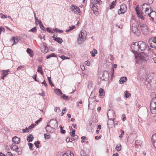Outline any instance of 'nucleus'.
<instances>
[{
	"instance_id": "obj_53",
	"label": "nucleus",
	"mask_w": 156,
	"mask_h": 156,
	"mask_svg": "<svg viewBox=\"0 0 156 156\" xmlns=\"http://www.w3.org/2000/svg\"><path fill=\"white\" fill-rule=\"evenodd\" d=\"M42 120V118H40L38 120L36 121L35 123L37 124H38L39 123L40 121H41Z\"/></svg>"
},
{
	"instance_id": "obj_48",
	"label": "nucleus",
	"mask_w": 156,
	"mask_h": 156,
	"mask_svg": "<svg viewBox=\"0 0 156 156\" xmlns=\"http://www.w3.org/2000/svg\"><path fill=\"white\" fill-rule=\"evenodd\" d=\"M66 110V108H64V109L62 111V112L61 113V115L63 116L64 115L65 113H66L65 111Z\"/></svg>"
},
{
	"instance_id": "obj_2",
	"label": "nucleus",
	"mask_w": 156,
	"mask_h": 156,
	"mask_svg": "<svg viewBox=\"0 0 156 156\" xmlns=\"http://www.w3.org/2000/svg\"><path fill=\"white\" fill-rule=\"evenodd\" d=\"M150 109L152 114H156V97L153 98L151 101Z\"/></svg>"
},
{
	"instance_id": "obj_43",
	"label": "nucleus",
	"mask_w": 156,
	"mask_h": 156,
	"mask_svg": "<svg viewBox=\"0 0 156 156\" xmlns=\"http://www.w3.org/2000/svg\"><path fill=\"white\" fill-rule=\"evenodd\" d=\"M44 136L45 139H49L50 138V136L49 134L48 135H47L46 134H44Z\"/></svg>"
},
{
	"instance_id": "obj_11",
	"label": "nucleus",
	"mask_w": 156,
	"mask_h": 156,
	"mask_svg": "<svg viewBox=\"0 0 156 156\" xmlns=\"http://www.w3.org/2000/svg\"><path fill=\"white\" fill-rule=\"evenodd\" d=\"M107 115L108 118H109L110 120H111L112 119H113L115 115L114 112L112 110H109L107 113Z\"/></svg>"
},
{
	"instance_id": "obj_20",
	"label": "nucleus",
	"mask_w": 156,
	"mask_h": 156,
	"mask_svg": "<svg viewBox=\"0 0 156 156\" xmlns=\"http://www.w3.org/2000/svg\"><path fill=\"white\" fill-rule=\"evenodd\" d=\"M87 35V34L85 31L84 30H82L79 34V37H83L85 39H86V36Z\"/></svg>"
},
{
	"instance_id": "obj_9",
	"label": "nucleus",
	"mask_w": 156,
	"mask_h": 156,
	"mask_svg": "<svg viewBox=\"0 0 156 156\" xmlns=\"http://www.w3.org/2000/svg\"><path fill=\"white\" fill-rule=\"evenodd\" d=\"M15 144L13 143L10 147V148L11 150L17 152L18 154H21L20 151V149L18 146Z\"/></svg>"
},
{
	"instance_id": "obj_42",
	"label": "nucleus",
	"mask_w": 156,
	"mask_h": 156,
	"mask_svg": "<svg viewBox=\"0 0 156 156\" xmlns=\"http://www.w3.org/2000/svg\"><path fill=\"white\" fill-rule=\"evenodd\" d=\"M28 144L29 146V148L31 150H33V145L32 144L30 143H28Z\"/></svg>"
},
{
	"instance_id": "obj_56",
	"label": "nucleus",
	"mask_w": 156,
	"mask_h": 156,
	"mask_svg": "<svg viewBox=\"0 0 156 156\" xmlns=\"http://www.w3.org/2000/svg\"><path fill=\"white\" fill-rule=\"evenodd\" d=\"M24 67L23 66H19L17 68V70H20L21 69H22Z\"/></svg>"
},
{
	"instance_id": "obj_52",
	"label": "nucleus",
	"mask_w": 156,
	"mask_h": 156,
	"mask_svg": "<svg viewBox=\"0 0 156 156\" xmlns=\"http://www.w3.org/2000/svg\"><path fill=\"white\" fill-rule=\"evenodd\" d=\"M35 23L37 25L38 24H39V21H41L39 20L37 18H35Z\"/></svg>"
},
{
	"instance_id": "obj_8",
	"label": "nucleus",
	"mask_w": 156,
	"mask_h": 156,
	"mask_svg": "<svg viewBox=\"0 0 156 156\" xmlns=\"http://www.w3.org/2000/svg\"><path fill=\"white\" fill-rule=\"evenodd\" d=\"M147 6V7H146L145 10L144 11V12H142V14L143 16H145L149 17L150 12H151V9L150 10H149V9L151 8V7L150 6Z\"/></svg>"
},
{
	"instance_id": "obj_1",
	"label": "nucleus",
	"mask_w": 156,
	"mask_h": 156,
	"mask_svg": "<svg viewBox=\"0 0 156 156\" xmlns=\"http://www.w3.org/2000/svg\"><path fill=\"white\" fill-rule=\"evenodd\" d=\"M146 47V43L142 41H140L138 42H135L132 45L131 48L133 53H136L137 51L141 52L144 50Z\"/></svg>"
},
{
	"instance_id": "obj_4",
	"label": "nucleus",
	"mask_w": 156,
	"mask_h": 156,
	"mask_svg": "<svg viewBox=\"0 0 156 156\" xmlns=\"http://www.w3.org/2000/svg\"><path fill=\"white\" fill-rule=\"evenodd\" d=\"M148 42L151 47L156 48V37L149 39Z\"/></svg>"
},
{
	"instance_id": "obj_19",
	"label": "nucleus",
	"mask_w": 156,
	"mask_h": 156,
	"mask_svg": "<svg viewBox=\"0 0 156 156\" xmlns=\"http://www.w3.org/2000/svg\"><path fill=\"white\" fill-rule=\"evenodd\" d=\"M53 128V126H51L50 125L48 124L45 127V129L47 132V133H51L52 131Z\"/></svg>"
},
{
	"instance_id": "obj_18",
	"label": "nucleus",
	"mask_w": 156,
	"mask_h": 156,
	"mask_svg": "<svg viewBox=\"0 0 156 156\" xmlns=\"http://www.w3.org/2000/svg\"><path fill=\"white\" fill-rule=\"evenodd\" d=\"M20 139L17 137L16 136L14 137L12 139L13 142L16 144H19L20 142Z\"/></svg>"
},
{
	"instance_id": "obj_61",
	"label": "nucleus",
	"mask_w": 156,
	"mask_h": 156,
	"mask_svg": "<svg viewBox=\"0 0 156 156\" xmlns=\"http://www.w3.org/2000/svg\"><path fill=\"white\" fill-rule=\"evenodd\" d=\"M7 156H12V153L10 152H8L7 154Z\"/></svg>"
},
{
	"instance_id": "obj_51",
	"label": "nucleus",
	"mask_w": 156,
	"mask_h": 156,
	"mask_svg": "<svg viewBox=\"0 0 156 156\" xmlns=\"http://www.w3.org/2000/svg\"><path fill=\"white\" fill-rule=\"evenodd\" d=\"M44 51L43 52L44 53H46L47 52L48 50V48L47 46H45V45L44 46Z\"/></svg>"
},
{
	"instance_id": "obj_55",
	"label": "nucleus",
	"mask_w": 156,
	"mask_h": 156,
	"mask_svg": "<svg viewBox=\"0 0 156 156\" xmlns=\"http://www.w3.org/2000/svg\"><path fill=\"white\" fill-rule=\"evenodd\" d=\"M85 64L87 66H89L90 65V63L88 61H87L85 62Z\"/></svg>"
},
{
	"instance_id": "obj_26",
	"label": "nucleus",
	"mask_w": 156,
	"mask_h": 156,
	"mask_svg": "<svg viewBox=\"0 0 156 156\" xmlns=\"http://www.w3.org/2000/svg\"><path fill=\"white\" fill-rule=\"evenodd\" d=\"M127 80V78L126 77H121L119 80V82L120 84H123Z\"/></svg>"
},
{
	"instance_id": "obj_5",
	"label": "nucleus",
	"mask_w": 156,
	"mask_h": 156,
	"mask_svg": "<svg viewBox=\"0 0 156 156\" xmlns=\"http://www.w3.org/2000/svg\"><path fill=\"white\" fill-rule=\"evenodd\" d=\"M127 7L126 4H122L120 5L119 11H118V14H124L127 11Z\"/></svg>"
},
{
	"instance_id": "obj_41",
	"label": "nucleus",
	"mask_w": 156,
	"mask_h": 156,
	"mask_svg": "<svg viewBox=\"0 0 156 156\" xmlns=\"http://www.w3.org/2000/svg\"><path fill=\"white\" fill-rule=\"evenodd\" d=\"M40 143V141H36L34 143V144L36 146V147L37 148H38L39 147V145L38 144H39Z\"/></svg>"
},
{
	"instance_id": "obj_32",
	"label": "nucleus",
	"mask_w": 156,
	"mask_h": 156,
	"mask_svg": "<svg viewBox=\"0 0 156 156\" xmlns=\"http://www.w3.org/2000/svg\"><path fill=\"white\" fill-rule=\"evenodd\" d=\"M99 94L101 96H104L105 95V93L104 92L102 88H100L99 90Z\"/></svg>"
},
{
	"instance_id": "obj_13",
	"label": "nucleus",
	"mask_w": 156,
	"mask_h": 156,
	"mask_svg": "<svg viewBox=\"0 0 156 156\" xmlns=\"http://www.w3.org/2000/svg\"><path fill=\"white\" fill-rule=\"evenodd\" d=\"M109 74L108 72L107 71L105 70L103 72L102 77H101V79L103 80H105L107 79L108 78Z\"/></svg>"
},
{
	"instance_id": "obj_33",
	"label": "nucleus",
	"mask_w": 156,
	"mask_h": 156,
	"mask_svg": "<svg viewBox=\"0 0 156 156\" xmlns=\"http://www.w3.org/2000/svg\"><path fill=\"white\" fill-rule=\"evenodd\" d=\"M147 6H150L149 5H148L146 3H144L143 4V5H142V7L141 8H140V9L141 11L142 10L144 9H145L146 7H148Z\"/></svg>"
},
{
	"instance_id": "obj_17",
	"label": "nucleus",
	"mask_w": 156,
	"mask_h": 156,
	"mask_svg": "<svg viewBox=\"0 0 156 156\" xmlns=\"http://www.w3.org/2000/svg\"><path fill=\"white\" fill-rule=\"evenodd\" d=\"M150 19L152 21H153L154 20V17H156V12L154 11H152L150 12Z\"/></svg>"
},
{
	"instance_id": "obj_34",
	"label": "nucleus",
	"mask_w": 156,
	"mask_h": 156,
	"mask_svg": "<svg viewBox=\"0 0 156 156\" xmlns=\"http://www.w3.org/2000/svg\"><path fill=\"white\" fill-rule=\"evenodd\" d=\"M56 55L55 53H52L51 54L49 55L48 56H47L46 58L47 59H49L51 58V57H56Z\"/></svg>"
},
{
	"instance_id": "obj_47",
	"label": "nucleus",
	"mask_w": 156,
	"mask_h": 156,
	"mask_svg": "<svg viewBox=\"0 0 156 156\" xmlns=\"http://www.w3.org/2000/svg\"><path fill=\"white\" fill-rule=\"evenodd\" d=\"M61 98H63L64 100H67L68 98V97L66 96L64 94H63V95L61 96Z\"/></svg>"
},
{
	"instance_id": "obj_21",
	"label": "nucleus",
	"mask_w": 156,
	"mask_h": 156,
	"mask_svg": "<svg viewBox=\"0 0 156 156\" xmlns=\"http://www.w3.org/2000/svg\"><path fill=\"white\" fill-rule=\"evenodd\" d=\"M49 123L51 125V126L53 127L56 126H57V122L52 119L50 120V121Z\"/></svg>"
},
{
	"instance_id": "obj_44",
	"label": "nucleus",
	"mask_w": 156,
	"mask_h": 156,
	"mask_svg": "<svg viewBox=\"0 0 156 156\" xmlns=\"http://www.w3.org/2000/svg\"><path fill=\"white\" fill-rule=\"evenodd\" d=\"M73 137V140H77L78 138V136L76 135H73V136H72Z\"/></svg>"
},
{
	"instance_id": "obj_63",
	"label": "nucleus",
	"mask_w": 156,
	"mask_h": 156,
	"mask_svg": "<svg viewBox=\"0 0 156 156\" xmlns=\"http://www.w3.org/2000/svg\"><path fill=\"white\" fill-rule=\"evenodd\" d=\"M39 94L40 95L42 96L43 97L45 95L44 93V91H42V92L41 93H40Z\"/></svg>"
},
{
	"instance_id": "obj_54",
	"label": "nucleus",
	"mask_w": 156,
	"mask_h": 156,
	"mask_svg": "<svg viewBox=\"0 0 156 156\" xmlns=\"http://www.w3.org/2000/svg\"><path fill=\"white\" fill-rule=\"evenodd\" d=\"M75 130L74 129H73L72 130V133H70L71 136H73V135H74L75 134Z\"/></svg>"
},
{
	"instance_id": "obj_23",
	"label": "nucleus",
	"mask_w": 156,
	"mask_h": 156,
	"mask_svg": "<svg viewBox=\"0 0 156 156\" xmlns=\"http://www.w3.org/2000/svg\"><path fill=\"white\" fill-rule=\"evenodd\" d=\"M85 39L83 37H79L77 39V42L79 44H80L83 42Z\"/></svg>"
},
{
	"instance_id": "obj_27",
	"label": "nucleus",
	"mask_w": 156,
	"mask_h": 156,
	"mask_svg": "<svg viewBox=\"0 0 156 156\" xmlns=\"http://www.w3.org/2000/svg\"><path fill=\"white\" fill-rule=\"evenodd\" d=\"M55 92L57 95H61L62 94V93L59 89H56L55 90Z\"/></svg>"
},
{
	"instance_id": "obj_10",
	"label": "nucleus",
	"mask_w": 156,
	"mask_h": 156,
	"mask_svg": "<svg viewBox=\"0 0 156 156\" xmlns=\"http://www.w3.org/2000/svg\"><path fill=\"white\" fill-rule=\"evenodd\" d=\"M132 30L134 34L137 36H139L140 34V32L136 26H132Z\"/></svg>"
},
{
	"instance_id": "obj_57",
	"label": "nucleus",
	"mask_w": 156,
	"mask_h": 156,
	"mask_svg": "<svg viewBox=\"0 0 156 156\" xmlns=\"http://www.w3.org/2000/svg\"><path fill=\"white\" fill-rule=\"evenodd\" d=\"M61 58L63 60H65L66 59H69V58L68 57H66L64 55L61 56Z\"/></svg>"
},
{
	"instance_id": "obj_35",
	"label": "nucleus",
	"mask_w": 156,
	"mask_h": 156,
	"mask_svg": "<svg viewBox=\"0 0 156 156\" xmlns=\"http://www.w3.org/2000/svg\"><path fill=\"white\" fill-rule=\"evenodd\" d=\"M37 71L40 73L42 75L43 74V72L42 70V67L41 66H38L37 70Z\"/></svg>"
},
{
	"instance_id": "obj_24",
	"label": "nucleus",
	"mask_w": 156,
	"mask_h": 156,
	"mask_svg": "<svg viewBox=\"0 0 156 156\" xmlns=\"http://www.w3.org/2000/svg\"><path fill=\"white\" fill-rule=\"evenodd\" d=\"M27 140L29 142H32L34 139L33 136L32 134H30L27 136Z\"/></svg>"
},
{
	"instance_id": "obj_59",
	"label": "nucleus",
	"mask_w": 156,
	"mask_h": 156,
	"mask_svg": "<svg viewBox=\"0 0 156 156\" xmlns=\"http://www.w3.org/2000/svg\"><path fill=\"white\" fill-rule=\"evenodd\" d=\"M90 53L92 54L91 56L92 57H94L95 56V54L94 53L93 51H91L90 52Z\"/></svg>"
},
{
	"instance_id": "obj_40",
	"label": "nucleus",
	"mask_w": 156,
	"mask_h": 156,
	"mask_svg": "<svg viewBox=\"0 0 156 156\" xmlns=\"http://www.w3.org/2000/svg\"><path fill=\"white\" fill-rule=\"evenodd\" d=\"M37 31V29L36 27H34L29 31L30 32L35 33Z\"/></svg>"
},
{
	"instance_id": "obj_46",
	"label": "nucleus",
	"mask_w": 156,
	"mask_h": 156,
	"mask_svg": "<svg viewBox=\"0 0 156 156\" xmlns=\"http://www.w3.org/2000/svg\"><path fill=\"white\" fill-rule=\"evenodd\" d=\"M37 76L35 74H34V75L32 76V78L35 81L38 82V81L37 79Z\"/></svg>"
},
{
	"instance_id": "obj_28",
	"label": "nucleus",
	"mask_w": 156,
	"mask_h": 156,
	"mask_svg": "<svg viewBox=\"0 0 156 156\" xmlns=\"http://www.w3.org/2000/svg\"><path fill=\"white\" fill-rule=\"evenodd\" d=\"M54 40L60 44H61L62 42V39L60 37H56L54 39Z\"/></svg>"
},
{
	"instance_id": "obj_16",
	"label": "nucleus",
	"mask_w": 156,
	"mask_h": 156,
	"mask_svg": "<svg viewBox=\"0 0 156 156\" xmlns=\"http://www.w3.org/2000/svg\"><path fill=\"white\" fill-rule=\"evenodd\" d=\"M90 6L91 7V9H92L94 13L97 12L98 10V9L97 8V7L96 5H94V3H90Z\"/></svg>"
},
{
	"instance_id": "obj_25",
	"label": "nucleus",
	"mask_w": 156,
	"mask_h": 156,
	"mask_svg": "<svg viewBox=\"0 0 156 156\" xmlns=\"http://www.w3.org/2000/svg\"><path fill=\"white\" fill-rule=\"evenodd\" d=\"M27 51L30 57H33L34 56L33 51L30 48H27Z\"/></svg>"
},
{
	"instance_id": "obj_64",
	"label": "nucleus",
	"mask_w": 156,
	"mask_h": 156,
	"mask_svg": "<svg viewBox=\"0 0 156 156\" xmlns=\"http://www.w3.org/2000/svg\"><path fill=\"white\" fill-rule=\"evenodd\" d=\"M42 84H44L46 87L47 86V84L45 80H44L42 83Z\"/></svg>"
},
{
	"instance_id": "obj_38",
	"label": "nucleus",
	"mask_w": 156,
	"mask_h": 156,
	"mask_svg": "<svg viewBox=\"0 0 156 156\" xmlns=\"http://www.w3.org/2000/svg\"><path fill=\"white\" fill-rule=\"evenodd\" d=\"M117 2V1L115 0V2L113 1L112 3L111 4V5H110V9H113L114 8L115 5V2Z\"/></svg>"
},
{
	"instance_id": "obj_50",
	"label": "nucleus",
	"mask_w": 156,
	"mask_h": 156,
	"mask_svg": "<svg viewBox=\"0 0 156 156\" xmlns=\"http://www.w3.org/2000/svg\"><path fill=\"white\" fill-rule=\"evenodd\" d=\"M29 130H28V128L26 127L25 129H23L22 130L23 132L24 133L25 132H29Z\"/></svg>"
},
{
	"instance_id": "obj_30",
	"label": "nucleus",
	"mask_w": 156,
	"mask_h": 156,
	"mask_svg": "<svg viewBox=\"0 0 156 156\" xmlns=\"http://www.w3.org/2000/svg\"><path fill=\"white\" fill-rule=\"evenodd\" d=\"M122 147L120 144L117 145L115 147V150L117 151H119L121 150Z\"/></svg>"
},
{
	"instance_id": "obj_37",
	"label": "nucleus",
	"mask_w": 156,
	"mask_h": 156,
	"mask_svg": "<svg viewBox=\"0 0 156 156\" xmlns=\"http://www.w3.org/2000/svg\"><path fill=\"white\" fill-rule=\"evenodd\" d=\"M131 94L129 93L127 91H126L125 92V97L126 98H127L130 96Z\"/></svg>"
},
{
	"instance_id": "obj_49",
	"label": "nucleus",
	"mask_w": 156,
	"mask_h": 156,
	"mask_svg": "<svg viewBox=\"0 0 156 156\" xmlns=\"http://www.w3.org/2000/svg\"><path fill=\"white\" fill-rule=\"evenodd\" d=\"M2 31H3V32H5V28L2 27H0V34H1V32Z\"/></svg>"
},
{
	"instance_id": "obj_14",
	"label": "nucleus",
	"mask_w": 156,
	"mask_h": 156,
	"mask_svg": "<svg viewBox=\"0 0 156 156\" xmlns=\"http://www.w3.org/2000/svg\"><path fill=\"white\" fill-rule=\"evenodd\" d=\"M1 71L2 74V76L1 77V79L4 80L5 77L9 74V69H7L6 70H1Z\"/></svg>"
},
{
	"instance_id": "obj_3",
	"label": "nucleus",
	"mask_w": 156,
	"mask_h": 156,
	"mask_svg": "<svg viewBox=\"0 0 156 156\" xmlns=\"http://www.w3.org/2000/svg\"><path fill=\"white\" fill-rule=\"evenodd\" d=\"M139 58L143 61L147 62L149 59L148 57L146 54L143 53H140L138 55Z\"/></svg>"
},
{
	"instance_id": "obj_22",
	"label": "nucleus",
	"mask_w": 156,
	"mask_h": 156,
	"mask_svg": "<svg viewBox=\"0 0 156 156\" xmlns=\"http://www.w3.org/2000/svg\"><path fill=\"white\" fill-rule=\"evenodd\" d=\"M151 140L153 142V145L154 147L156 148V133L152 136Z\"/></svg>"
},
{
	"instance_id": "obj_36",
	"label": "nucleus",
	"mask_w": 156,
	"mask_h": 156,
	"mask_svg": "<svg viewBox=\"0 0 156 156\" xmlns=\"http://www.w3.org/2000/svg\"><path fill=\"white\" fill-rule=\"evenodd\" d=\"M81 156H88L86 154L85 151L83 150H81L80 152Z\"/></svg>"
},
{
	"instance_id": "obj_62",
	"label": "nucleus",
	"mask_w": 156,
	"mask_h": 156,
	"mask_svg": "<svg viewBox=\"0 0 156 156\" xmlns=\"http://www.w3.org/2000/svg\"><path fill=\"white\" fill-rule=\"evenodd\" d=\"M60 132L62 134H64L66 133V131L62 129L61 130Z\"/></svg>"
},
{
	"instance_id": "obj_15",
	"label": "nucleus",
	"mask_w": 156,
	"mask_h": 156,
	"mask_svg": "<svg viewBox=\"0 0 156 156\" xmlns=\"http://www.w3.org/2000/svg\"><path fill=\"white\" fill-rule=\"evenodd\" d=\"M90 3H94V5H96L97 7L98 5L102 4V2L101 0H90Z\"/></svg>"
},
{
	"instance_id": "obj_31",
	"label": "nucleus",
	"mask_w": 156,
	"mask_h": 156,
	"mask_svg": "<svg viewBox=\"0 0 156 156\" xmlns=\"http://www.w3.org/2000/svg\"><path fill=\"white\" fill-rule=\"evenodd\" d=\"M39 23L40 27L41 29L44 31H45V28L43 26V24L42 23L41 21H39Z\"/></svg>"
},
{
	"instance_id": "obj_39",
	"label": "nucleus",
	"mask_w": 156,
	"mask_h": 156,
	"mask_svg": "<svg viewBox=\"0 0 156 156\" xmlns=\"http://www.w3.org/2000/svg\"><path fill=\"white\" fill-rule=\"evenodd\" d=\"M75 26H72L71 27H69V29L67 30H66V32H69L70 31L72 30L73 29H74L75 28Z\"/></svg>"
},
{
	"instance_id": "obj_7",
	"label": "nucleus",
	"mask_w": 156,
	"mask_h": 156,
	"mask_svg": "<svg viewBox=\"0 0 156 156\" xmlns=\"http://www.w3.org/2000/svg\"><path fill=\"white\" fill-rule=\"evenodd\" d=\"M140 26L142 33L144 35L147 34L148 32L147 25L145 24L140 23Z\"/></svg>"
},
{
	"instance_id": "obj_45",
	"label": "nucleus",
	"mask_w": 156,
	"mask_h": 156,
	"mask_svg": "<svg viewBox=\"0 0 156 156\" xmlns=\"http://www.w3.org/2000/svg\"><path fill=\"white\" fill-rule=\"evenodd\" d=\"M46 30L49 33L52 34L53 33V31L51 30H50L49 27L46 28Z\"/></svg>"
},
{
	"instance_id": "obj_60",
	"label": "nucleus",
	"mask_w": 156,
	"mask_h": 156,
	"mask_svg": "<svg viewBox=\"0 0 156 156\" xmlns=\"http://www.w3.org/2000/svg\"><path fill=\"white\" fill-rule=\"evenodd\" d=\"M57 110H60V108L59 107H56L55 108V109H54L55 112H57Z\"/></svg>"
},
{
	"instance_id": "obj_6",
	"label": "nucleus",
	"mask_w": 156,
	"mask_h": 156,
	"mask_svg": "<svg viewBox=\"0 0 156 156\" xmlns=\"http://www.w3.org/2000/svg\"><path fill=\"white\" fill-rule=\"evenodd\" d=\"M70 8L71 11L74 12L75 13L80 14V13L81 12V11H80L79 8L76 5H72L70 6Z\"/></svg>"
},
{
	"instance_id": "obj_12",
	"label": "nucleus",
	"mask_w": 156,
	"mask_h": 156,
	"mask_svg": "<svg viewBox=\"0 0 156 156\" xmlns=\"http://www.w3.org/2000/svg\"><path fill=\"white\" fill-rule=\"evenodd\" d=\"M138 5H137L136 7L135 8V10L136 12V14L138 17L140 19H141L142 20H143L144 19V16L142 15V14L140 13L139 11V10L137 6Z\"/></svg>"
},
{
	"instance_id": "obj_29",
	"label": "nucleus",
	"mask_w": 156,
	"mask_h": 156,
	"mask_svg": "<svg viewBox=\"0 0 156 156\" xmlns=\"http://www.w3.org/2000/svg\"><path fill=\"white\" fill-rule=\"evenodd\" d=\"M19 40L18 39L17 37H16L15 38L14 37H13V38L11 40V41L14 42V43L12 45L15 44H16L18 42V41Z\"/></svg>"
},
{
	"instance_id": "obj_58",
	"label": "nucleus",
	"mask_w": 156,
	"mask_h": 156,
	"mask_svg": "<svg viewBox=\"0 0 156 156\" xmlns=\"http://www.w3.org/2000/svg\"><path fill=\"white\" fill-rule=\"evenodd\" d=\"M111 73L112 74V77H113V76L114 73V69L113 68H112V70L111 71Z\"/></svg>"
}]
</instances>
